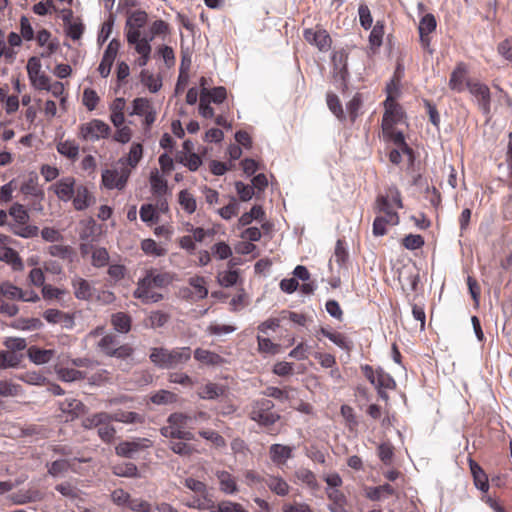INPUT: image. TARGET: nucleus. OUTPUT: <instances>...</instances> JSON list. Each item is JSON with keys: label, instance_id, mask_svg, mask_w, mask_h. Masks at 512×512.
I'll list each match as a JSON object with an SVG mask.
<instances>
[{"label": "nucleus", "instance_id": "09e8293b", "mask_svg": "<svg viewBox=\"0 0 512 512\" xmlns=\"http://www.w3.org/2000/svg\"><path fill=\"white\" fill-rule=\"evenodd\" d=\"M385 34V22L377 20L369 35V44L373 48H379L382 45Z\"/></svg>", "mask_w": 512, "mask_h": 512}, {"label": "nucleus", "instance_id": "bf43d9fd", "mask_svg": "<svg viewBox=\"0 0 512 512\" xmlns=\"http://www.w3.org/2000/svg\"><path fill=\"white\" fill-rule=\"evenodd\" d=\"M207 93L206 99L210 100V103L213 102L215 104L222 103L227 97L226 88L223 86L214 87L212 89L203 88L201 93Z\"/></svg>", "mask_w": 512, "mask_h": 512}, {"label": "nucleus", "instance_id": "2eb2a0df", "mask_svg": "<svg viewBox=\"0 0 512 512\" xmlns=\"http://www.w3.org/2000/svg\"><path fill=\"white\" fill-rule=\"evenodd\" d=\"M437 21L433 14L427 13L425 14L419 22L418 32H419V41L421 47L427 51L429 54L433 53V49L431 48V37L430 34L436 30Z\"/></svg>", "mask_w": 512, "mask_h": 512}, {"label": "nucleus", "instance_id": "3c124183", "mask_svg": "<svg viewBox=\"0 0 512 512\" xmlns=\"http://www.w3.org/2000/svg\"><path fill=\"white\" fill-rule=\"evenodd\" d=\"M109 423V417L107 412H99L93 415L87 416L82 421V426L86 429L99 428L100 425Z\"/></svg>", "mask_w": 512, "mask_h": 512}, {"label": "nucleus", "instance_id": "4be33fe9", "mask_svg": "<svg viewBox=\"0 0 512 512\" xmlns=\"http://www.w3.org/2000/svg\"><path fill=\"white\" fill-rule=\"evenodd\" d=\"M382 132L384 137L392 141L397 148L401 149V151L408 156L409 161L413 163L414 153L412 148L406 143L403 133L396 131L395 126H392L389 130H382Z\"/></svg>", "mask_w": 512, "mask_h": 512}, {"label": "nucleus", "instance_id": "5fc2aeb1", "mask_svg": "<svg viewBox=\"0 0 512 512\" xmlns=\"http://www.w3.org/2000/svg\"><path fill=\"white\" fill-rule=\"evenodd\" d=\"M362 106L363 99L360 93H356L353 96V98L347 103V111L352 123H354L356 119L359 117Z\"/></svg>", "mask_w": 512, "mask_h": 512}, {"label": "nucleus", "instance_id": "37998d69", "mask_svg": "<svg viewBox=\"0 0 512 512\" xmlns=\"http://www.w3.org/2000/svg\"><path fill=\"white\" fill-rule=\"evenodd\" d=\"M55 371L58 378L64 382H72L86 378V375L75 368L63 367L61 365L55 366Z\"/></svg>", "mask_w": 512, "mask_h": 512}, {"label": "nucleus", "instance_id": "c9c22d12", "mask_svg": "<svg viewBox=\"0 0 512 512\" xmlns=\"http://www.w3.org/2000/svg\"><path fill=\"white\" fill-rule=\"evenodd\" d=\"M27 355L33 363L41 365L51 361L55 355V351L52 349H41L36 346H31L28 348Z\"/></svg>", "mask_w": 512, "mask_h": 512}, {"label": "nucleus", "instance_id": "052dcab7", "mask_svg": "<svg viewBox=\"0 0 512 512\" xmlns=\"http://www.w3.org/2000/svg\"><path fill=\"white\" fill-rule=\"evenodd\" d=\"M179 203L181 207L188 213L192 214L197 208L196 199L187 190H182L179 193Z\"/></svg>", "mask_w": 512, "mask_h": 512}, {"label": "nucleus", "instance_id": "ddd939ff", "mask_svg": "<svg viewBox=\"0 0 512 512\" xmlns=\"http://www.w3.org/2000/svg\"><path fill=\"white\" fill-rule=\"evenodd\" d=\"M133 296L143 304L157 303L164 298L163 294L158 291L156 286L152 283L147 285V277L145 276L138 280Z\"/></svg>", "mask_w": 512, "mask_h": 512}, {"label": "nucleus", "instance_id": "5701e85b", "mask_svg": "<svg viewBox=\"0 0 512 512\" xmlns=\"http://www.w3.org/2000/svg\"><path fill=\"white\" fill-rule=\"evenodd\" d=\"M11 501L16 505H24L30 502H39L44 499V493L35 487L27 490H19L10 496Z\"/></svg>", "mask_w": 512, "mask_h": 512}, {"label": "nucleus", "instance_id": "aec40b11", "mask_svg": "<svg viewBox=\"0 0 512 512\" xmlns=\"http://www.w3.org/2000/svg\"><path fill=\"white\" fill-rule=\"evenodd\" d=\"M215 477L219 483V489L221 492L227 495H233L238 493L239 488L237 479L229 471L224 469H218L214 472Z\"/></svg>", "mask_w": 512, "mask_h": 512}, {"label": "nucleus", "instance_id": "cd10ccee", "mask_svg": "<svg viewBox=\"0 0 512 512\" xmlns=\"http://www.w3.org/2000/svg\"><path fill=\"white\" fill-rule=\"evenodd\" d=\"M469 467L475 487L480 491L487 493L489 490V480L486 472L472 459L469 460Z\"/></svg>", "mask_w": 512, "mask_h": 512}, {"label": "nucleus", "instance_id": "a878e982", "mask_svg": "<svg viewBox=\"0 0 512 512\" xmlns=\"http://www.w3.org/2000/svg\"><path fill=\"white\" fill-rule=\"evenodd\" d=\"M269 456L275 465L281 466L292 458L293 448L282 444H272L269 448Z\"/></svg>", "mask_w": 512, "mask_h": 512}, {"label": "nucleus", "instance_id": "6ab92c4d", "mask_svg": "<svg viewBox=\"0 0 512 512\" xmlns=\"http://www.w3.org/2000/svg\"><path fill=\"white\" fill-rule=\"evenodd\" d=\"M71 201L75 210L83 211L95 203V197L86 185L78 184Z\"/></svg>", "mask_w": 512, "mask_h": 512}, {"label": "nucleus", "instance_id": "338daca9", "mask_svg": "<svg viewBox=\"0 0 512 512\" xmlns=\"http://www.w3.org/2000/svg\"><path fill=\"white\" fill-rule=\"evenodd\" d=\"M156 55L163 59L167 68H171L175 65L176 58L172 47L167 45H160L156 50Z\"/></svg>", "mask_w": 512, "mask_h": 512}, {"label": "nucleus", "instance_id": "f8f14e48", "mask_svg": "<svg viewBox=\"0 0 512 512\" xmlns=\"http://www.w3.org/2000/svg\"><path fill=\"white\" fill-rule=\"evenodd\" d=\"M133 109L130 115L143 116V125L146 130L150 129L156 120V110L151 101L145 97L135 98L132 102Z\"/></svg>", "mask_w": 512, "mask_h": 512}, {"label": "nucleus", "instance_id": "e2e57ef3", "mask_svg": "<svg viewBox=\"0 0 512 512\" xmlns=\"http://www.w3.org/2000/svg\"><path fill=\"white\" fill-rule=\"evenodd\" d=\"M21 355L15 352L1 351L0 352V368L16 367L21 362Z\"/></svg>", "mask_w": 512, "mask_h": 512}, {"label": "nucleus", "instance_id": "412c9836", "mask_svg": "<svg viewBox=\"0 0 512 512\" xmlns=\"http://www.w3.org/2000/svg\"><path fill=\"white\" fill-rule=\"evenodd\" d=\"M400 218L398 213H387L376 216L373 222L372 232L376 237L383 236L387 233V226H396L399 224Z\"/></svg>", "mask_w": 512, "mask_h": 512}, {"label": "nucleus", "instance_id": "de8ad7c7", "mask_svg": "<svg viewBox=\"0 0 512 512\" xmlns=\"http://www.w3.org/2000/svg\"><path fill=\"white\" fill-rule=\"evenodd\" d=\"M10 231L22 238H33L38 235L39 229L37 226L29 224H9Z\"/></svg>", "mask_w": 512, "mask_h": 512}, {"label": "nucleus", "instance_id": "8fccbe9b", "mask_svg": "<svg viewBox=\"0 0 512 512\" xmlns=\"http://www.w3.org/2000/svg\"><path fill=\"white\" fill-rule=\"evenodd\" d=\"M327 106L330 111L340 120L343 121L346 118L342 104L338 96L332 92H328L326 95Z\"/></svg>", "mask_w": 512, "mask_h": 512}, {"label": "nucleus", "instance_id": "864d4df0", "mask_svg": "<svg viewBox=\"0 0 512 512\" xmlns=\"http://www.w3.org/2000/svg\"><path fill=\"white\" fill-rule=\"evenodd\" d=\"M118 344L119 342L116 335L107 334L98 342V348L102 353L111 357L113 350H115Z\"/></svg>", "mask_w": 512, "mask_h": 512}, {"label": "nucleus", "instance_id": "c85d7f7f", "mask_svg": "<svg viewBox=\"0 0 512 512\" xmlns=\"http://www.w3.org/2000/svg\"><path fill=\"white\" fill-rule=\"evenodd\" d=\"M60 410L67 414L66 420H73L84 413L85 405L78 399L66 398L59 404Z\"/></svg>", "mask_w": 512, "mask_h": 512}, {"label": "nucleus", "instance_id": "a19ab883", "mask_svg": "<svg viewBox=\"0 0 512 512\" xmlns=\"http://www.w3.org/2000/svg\"><path fill=\"white\" fill-rule=\"evenodd\" d=\"M189 288L194 293L195 300H202L208 295V288L206 286L207 282L203 276H194L189 278L188 280Z\"/></svg>", "mask_w": 512, "mask_h": 512}, {"label": "nucleus", "instance_id": "0e129e2a", "mask_svg": "<svg viewBox=\"0 0 512 512\" xmlns=\"http://www.w3.org/2000/svg\"><path fill=\"white\" fill-rule=\"evenodd\" d=\"M82 101L83 105L87 108L88 111H93L96 109L100 98L94 89L85 88L83 91Z\"/></svg>", "mask_w": 512, "mask_h": 512}, {"label": "nucleus", "instance_id": "6e6552de", "mask_svg": "<svg viewBox=\"0 0 512 512\" xmlns=\"http://www.w3.org/2000/svg\"><path fill=\"white\" fill-rule=\"evenodd\" d=\"M21 288L10 282L0 283V312L8 316H14L18 313L16 304L9 302L20 300Z\"/></svg>", "mask_w": 512, "mask_h": 512}, {"label": "nucleus", "instance_id": "4d7b16f0", "mask_svg": "<svg viewBox=\"0 0 512 512\" xmlns=\"http://www.w3.org/2000/svg\"><path fill=\"white\" fill-rule=\"evenodd\" d=\"M9 214L14 219L12 224H26L29 221V214L22 204L14 203L9 209Z\"/></svg>", "mask_w": 512, "mask_h": 512}, {"label": "nucleus", "instance_id": "680f3d73", "mask_svg": "<svg viewBox=\"0 0 512 512\" xmlns=\"http://www.w3.org/2000/svg\"><path fill=\"white\" fill-rule=\"evenodd\" d=\"M295 475L299 481L306 484L311 489H316L318 487L316 475L311 470L301 468L296 471Z\"/></svg>", "mask_w": 512, "mask_h": 512}, {"label": "nucleus", "instance_id": "473e14b6", "mask_svg": "<svg viewBox=\"0 0 512 512\" xmlns=\"http://www.w3.org/2000/svg\"><path fill=\"white\" fill-rule=\"evenodd\" d=\"M145 277H147V285L152 283L158 290L166 288L169 286L173 277L168 272H161L157 269H150L146 272Z\"/></svg>", "mask_w": 512, "mask_h": 512}, {"label": "nucleus", "instance_id": "39448f33", "mask_svg": "<svg viewBox=\"0 0 512 512\" xmlns=\"http://www.w3.org/2000/svg\"><path fill=\"white\" fill-rule=\"evenodd\" d=\"M112 502L122 508L123 512H152V505L141 498H131L130 494L123 489H115L111 493Z\"/></svg>", "mask_w": 512, "mask_h": 512}, {"label": "nucleus", "instance_id": "6e6d98bb", "mask_svg": "<svg viewBox=\"0 0 512 512\" xmlns=\"http://www.w3.org/2000/svg\"><path fill=\"white\" fill-rule=\"evenodd\" d=\"M258 351L262 354L275 355L280 351V344L272 342L269 338L257 336Z\"/></svg>", "mask_w": 512, "mask_h": 512}, {"label": "nucleus", "instance_id": "4468645a", "mask_svg": "<svg viewBox=\"0 0 512 512\" xmlns=\"http://www.w3.org/2000/svg\"><path fill=\"white\" fill-rule=\"evenodd\" d=\"M189 419L188 415L181 412L170 414L167 418V424L160 429L161 435L166 438L177 439L181 430L187 428Z\"/></svg>", "mask_w": 512, "mask_h": 512}, {"label": "nucleus", "instance_id": "f3484780", "mask_svg": "<svg viewBox=\"0 0 512 512\" xmlns=\"http://www.w3.org/2000/svg\"><path fill=\"white\" fill-rule=\"evenodd\" d=\"M153 445L148 438H136L132 441L120 442L116 447V454L126 458H133L140 451L150 448Z\"/></svg>", "mask_w": 512, "mask_h": 512}, {"label": "nucleus", "instance_id": "ea45409f", "mask_svg": "<svg viewBox=\"0 0 512 512\" xmlns=\"http://www.w3.org/2000/svg\"><path fill=\"white\" fill-rule=\"evenodd\" d=\"M194 358L203 364L213 366L221 365L224 362L219 354L202 348H197L194 351Z\"/></svg>", "mask_w": 512, "mask_h": 512}, {"label": "nucleus", "instance_id": "f257e3e1", "mask_svg": "<svg viewBox=\"0 0 512 512\" xmlns=\"http://www.w3.org/2000/svg\"><path fill=\"white\" fill-rule=\"evenodd\" d=\"M387 97L383 103L384 114L382 117V130H389L392 126L400 123L405 117L402 106L397 102L400 95L398 84L393 80L386 86Z\"/></svg>", "mask_w": 512, "mask_h": 512}, {"label": "nucleus", "instance_id": "1a4fd4ad", "mask_svg": "<svg viewBox=\"0 0 512 512\" xmlns=\"http://www.w3.org/2000/svg\"><path fill=\"white\" fill-rule=\"evenodd\" d=\"M130 175L131 169L127 166H122L120 169H106L102 172L101 182L109 190L121 191L125 189Z\"/></svg>", "mask_w": 512, "mask_h": 512}, {"label": "nucleus", "instance_id": "a211bd4d", "mask_svg": "<svg viewBox=\"0 0 512 512\" xmlns=\"http://www.w3.org/2000/svg\"><path fill=\"white\" fill-rule=\"evenodd\" d=\"M119 48L120 42L117 39H112L107 45L97 69L102 78H107L109 76Z\"/></svg>", "mask_w": 512, "mask_h": 512}, {"label": "nucleus", "instance_id": "49530a36", "mask_svg": "<svg viewBox=\"0 0 512 512\" xmlns=\"http://www.w3.org/2000/svg\"><path fill=\"white\" fill-rule=\"evenodd\" d=\"M131 322V317L124 312H117L111 318V324L120 333H128L131 329Z\"/></svg>", "mask_w": 512, "mask_h": 512}, {"label": "nucleus", "instance_id": "774afa93", "mask_svg": "<svg viewBox=\"0 0 512 512\" xmlns=\"http://www.w3.org/2000/svg\"><path fill=\"white\" fill-rule=\"evenodd\" d=\"M282 512H313L311 507L303 502H285L281 507Z\"/></svg>", "mask_w": 512, "mask_h": 512}, {"label": "nucleus", "instance_id": "c756f323", "mask_svg": "<svg viewBox=\"0 0 512 512\" xmlns=\"http://www.w3.org/2000/svg\"><path fill=\"white\" fill-rule=\"evenodd\" d=\"M264 483L269 488V490L277 496L285 497L290 492V485L284 478L280 476L267 475V477H265Z\"/></svg>", "mask_w": 512, "mask_h": 512}, {"label": "nucleus", "instance_id": "20e7f679", "mask_svg": "<svg viewBox=\"0 0 512 512\" xmlns=\"http://www.w3.org/2000/svg\"><path fill=\"white\" fill-rule=\"evenodd\" d=\"M273 408L274 403L267 398L255 400L251 404L249 417L259 425L270 428L280 419V415Z\"/></svg>", "mask_w": 512, "mask_h": 512}, {"label": "nucleus", "instance_id": "4c0bfd02", "mask_svg": "<svg viewBox=\"0 0 512 512\" xmlns=\"http://www.w3.org/2000/svg\"><path fill=\"white\" fill-rule=\"evenodd\" d=\"M143 157V146L140 143H133L126 158L120 159L122 166H127L131 170L136 168Z\"/></svg>", "mask_w": 512, "mask_h": 512}, {"label": "nucleus", "instance_id": "79ce46f5", "mask_svg": "<svg viewBox=\"0 0 512 512\" xmlns=\"http://www.w3.org/2000/svg\"><path fill=\"white\" fill-rule=\"evenodd\" d=\"M226 391V388L216 383H207L199 388L198 396L202 399H216L222 396Z\"/></svg>", "mask_w": 512, "mask_h": 512}, {"label": "nucleus", "instance_id": "393cba45", "mask_svg": "<svg viewBox=\"0 0 512 512\" xmlns=\"http://www.w3.org/2000/svg\"><path fill=\"white\" fill-rule=\"evenodd\" d=\"M78 461V462H84L85 460H82V459H77V458H73L71 460L69 459H58V460H55L51 463H47L46 464V467L48 469V474L53 476V477H56V476H59L69 470L75 472L76 469H75V462Z\"/></svg>", "mask_w": 512, "mask_h": 512}, {"label": "nucleus", "instance_id": "f704fd0d", "mask_svg": "<svg viewBox=\"0 0 512 512\" xmlns=\"http://www.w3.org/2000/svg\"><path fill=\"white\" fill-rule=\"evenodd\" d=\"M466 76L467 71L465 66L463 64L457 65L450 75L449 87L456 92L464 91L468 80Z\"/></svg>", "mask_w": 512, "mask_h": 512}, {"label": "nucleus", "instance_id": "e433bc0d", "mask_svg": "<svg viewBox=\"0 0 512 512\" xmlns=\"http://www.w3.org/2000/svg\"><path fill=\"white\" fill-rule=\"evenodd\" d=\"M318 333L332 341L335 345L343 350L349 351L351 349V341L343 333L331 331L325 327H320Z\"/></svg>", "mask_w": 512, "mask_h": 512}, {"label": "nucleus", "instance_id": "7ed1b4c3", "mask_svg": "<svg viewBox=\"0 0 512 512\" xmlns=\"http://www.w3.org/2000/svg\"><path fill=\"white\" fill-rule=\"evenodd\" d=\"M361 371L365 378L375 386L379 397L383 400H388L389 396L385 390H394L396 388L394 378L382 368L374 369L368 364L362 365Z\"/></svg>", "mask_w": 512, "mask_h": 512}, {"label": "nucleus", "instance_id": "72a5a7b5", "mask_svg": "<svg viewBox=\"0 0 512 512\" xmlns=\"http://www.w3.org/2000/svg\"><path fill=\"white\" fill-rule=\"evenodd\" d=\"M327 498L330 501L328 509L331 512H347V499L344 493L338 489L326 491Z\"/></svg>", "mask_w": 512, "mask_h": 512}, {"label": "nucleus", "instance_id": "bb28decb", "mask_svg": "<svg viewBox=\"0 0 512 512\" xmlns=\"http://www.w3.org/2000/svg\"><path fill=\"white\" fill-rule=\"evenodd\" d=\"M72 287L77 299L89 301L93 298L94 288L86 279L75 277L72 279Z\"/></svg>", "mask_w": 512, "mask_h": 512}, {"label": "nucleus", "instance_id": "2f4dec72", "mask_svg": "<svg viewBox=\"0 0 512 512\" xmlns=\"http://www.w3.org/2000/svg\"><path fill=\"white\" fill-rule=\"evenodd\" d=\"M108 417L109 423L112 421L126 424H142L145 422L144 415L132 411L117 410L114 413H108Z\"/></svg>", "mask_w": 512, "mask_h": 512}, {"label": "nucleus", "instance_id": "69168bd1", "mask_svg": "<svg viewBox=\"0 0 512 512\" xmlns=\"http://www.w3.org/2000/svg\"><path fill=\"white\" fill-rule=\"evenodd\" d=\"M214 502L205 495H198L193 497L191 502H188L186 505L189 508L198 509V510H209L211 511L214 506Z\"/></svg>", "mask_w": 512, "mask_h": 512}, {"label": "nucleus", "instance_id": "423d86ee", "mask_svg": "<svg viewBox=\"0 0 512 512\" xmlns=\"http://www.w3.org/2000/svg\"><path fill=\"white\" fill-rule=\"evenodd\" d=\"M111 134L110 126L100 119H92L79 126L78 137L85 142H96L106 139Z\"/></svg>", "mask_w": 512, "mask_h": 512}, {"label": "nucleus", "instance_id": "58836bf2", "mask_svg": "<svg viewBox=\"0 0 512 512\" xmlns=\"http://www.w3.org/2000/svg\"><path fill=\"white\" fill-rule=\"evenodd\" d=\"M56 149L59 154L71 161H75L79 156V145L74 140L59 141Z\"/></svg>", "mask_w": 512, "mask_h": 512}, {"label": "nucleus", "instance_id": "f03ea898", "mask_svg": "<svg viewBox=\"0 0 512 512\" xmlns=\"http://www.w3.org/2000/svg\"><path fill=\"white\" fill-rule=\"evenodd\" d=\"M191 358L190 347H180L168 350L163 347H156L151 350L150 360L162 369L175 368L186 363Z\"/></svg>", "mask_w": 512, "mask_h": 512}, {"label": "nucleus", "instance_id": "13d9d810", "mask_svg": "<svg viewBox=\"0 0 512 512\" xmlns=\"http://www.w3.org/2000/svg\"><path fill=\"white\" fill-rule=\"evenodd\" d=\"M150 400L153 404H156V405H167V404H172V403L176 402L177 395L168 390H160V391L154 393L150 397Z\"/></svg>", "mask_w": 512, "mask_h": 512}, {"label": "nucleus", "instance_id": "dca6fc26", "mask_svg": "<svg viewBox=\"0 0 512 512\" xmlns=\"http://www.w3.org/2000/svg\"><path fill=\"white\" fill-rule=\"evenodd\" d=\"M77 182L73 176H65L57 180L49 187L59 201L69 202L74 198V193L77 188Z\"/></svg>", "mask_w": 512, "mask_h": 512}, {"label": "nucleus", "instance_id": "7c9ffc66", "mask_svg": "<svg viewBox=\"0 0 512 512\" xmlns=\"http://www.w3.org/2000/svg\"><path fill=\"white\" fill-rule=\"evenodd\" d=\"M126 100L123 97L115 98L110 104V121L115 127L122 126L125 122Z\"/></svg>", "mask_w": 512, "mask_h": 512}, {"label": "nucleus", "instance_id": "0eeeda50", "mask_svg": "<svg viewBox=\"0 0 512 512\" xmlns=\"http://www.w3.org/2000/svg\"><path fill=\"white\" fill-rule=\"evenodd\" d=\"M16 243L12 237L0 233V261L6 263L13 271H23L24 262L19 253L11 246Z\"/></svg>", "mask_w": 512, "mask_h": 512}, {"label": "nucleus", "instance_id": "9b49d317", "mask_svg": "<svg viewBox=\"0 0 512 512\" xmlns=\"http://www.w3.org/2000/svg\"><path fill=\"white\" fill-rule=\"evenodd\" d=\"M305 41L314 45L321 52H327L332 46V38L327 30L316 26L315 28H307L303 31Z\"/></svg>", "mask_w": 512, "mask_h": 512}, {"label": "nucleus", "instance_id": "a18cd8bd", "mask_svg": "<svg viewBox=\"0 0 512 512\" xmlns=\"http://www.w3.org/2000/svg\"><path fill=\"white\" fill-rule=\"evenodd\" d=\"M150 185L152 193L156 196H163L168 189L167 181L159 174L157 169L150 173Z\"/></svg>", "mask_w": 512, "mask_h": 512}, {"label": "nucleus", "instance_id": "c03bdc74", "mask_svg": "<svg viewBox=\"0 0 512 512\" xmlns=\"http://www.w3.org/2000/svg\"><path fill=\"white\" fill-rule=\"evenodd\" d=\"M141 83L148 88L152 93L158 92L162 87V79L160 76H155L149 70L143 69L140 72Z\"/></svg>", "mask_w": 512, "mask_h": 512}, {"label": "nucleus", "instance_id": "b1692460", "mask_svg": "<svg viewBox=\"0 0 512 512\" xmlns=\"http://www.w3.org/2000/svg\"><path fill=\"white\" fill-rule=\"evenodd\" d=\"M151 41L152 40L150 38H143L142 40L130 44V46H132L135 52L139 55V57L135 61V63L139 67L146 66L151 59Z\"/></svg>", "mask_w": 512, "mask_h": 512}, {"label": "nucleus", "instance_id": "603ef678", "mask_svg": "<svg viewBox=\"0 0 512 512\" xmlns=\"http://www.w3.org/2000/svg\"><path fill=\"white\" fill-rule=\"evenodd\" d=\"M394 495L395 489L390 484H383L367 490L366 496L372 501H379L383 495Z\"/></svg>", "mask_w": 512, "mask_h": 512}, {"label": "nucleus", "instance_id": "9d476101", "mask_svg": "<svg viewBox=\"0 0 512 512\" xmlns=\"http://www.w3.org/2000/svg\"><path fill=\"white\" fill-rule=\"evenodd\" d=\"M466 88L477 99L480 110L488 115L491 111V93L489 87L478 80L469 79Z\"/></svg>", "mask_w": 512, "mask_h": 512}]
</instances>
